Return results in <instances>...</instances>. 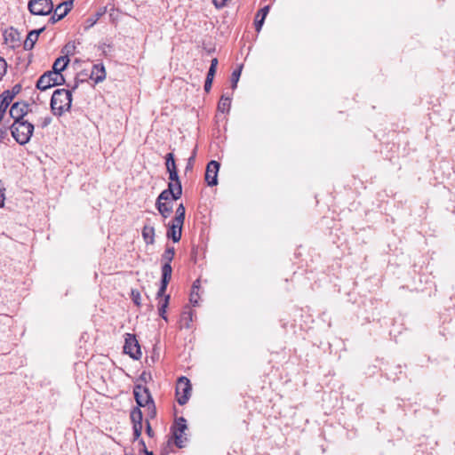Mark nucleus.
<instances>
[{
    "label": "nucleus",
    "instance_id": "nucleus-22",
    "mask_svg": "<svg viewBox=\"0 0 455 455\" xmlns=\"http://www.w3.org/2000/svg\"><path fill=\"white\" fill-rule=\"evenodd\" d=\"M69 62V59L68 56L59 57L53 63L52 72L60 73L65 68L68 66Z\"/></svg>",
    "mask_w": 455,
    "mask_h": 455
},
{
    "label": "nucleus",
    "instance_id": "nucleus-11",
    "mask_svg": "<svg viewBox=\"0 0 455 455\" xmlns=\"http://www.w3.org/2000/svg\"><path fill=\"white\" fill-rule=\"evenodd\" d=\"M28 111V105L24 102H16L10 108V116L14 123L24 121V116Z\"/></svg>",
    "mask_w": 455,
    "mask_h": 455
},
{
    "label": "nucleus",
    "instance_id": "nucleus-33",
    "mask_svg": "<svg viewBox=\"0 0 455 455\" xmlns=\"http://www.w3.org/2000/svg\"><path fill=\"white\" fill-rule=\"evenodd\" d=\"M186 429H187L186 419L184 418H182V417L179 418L176 420V425H175V429L174 430H178L180 433H184V431Z\"/></svg>",
    "mask_w": 455,
    "mask_h": 455
},
{
    "label": "nucleus",
    "instance_id": "nucleus-36",
    "mask_svg": "<svg viewBox=\"0 0 455 455\" xmlns=\"http://www.w3.org/2000/svg\"><path fill=\"white\" fill-rule=\"evenodd\" d=\"M7 73V62L6 60L0 57V81L4 78V76Z\"/></svg>",
    "mask_w": 455,
    "mask_h": 455
},
{
    "label": "nucleus",
    "instance_id": "nucleus-13",
    "mask_svg": "<svg viewBox=\"0 0 455 455\" xmlns=\"http://www.w3.org/2000/svg\"><path fill=\"white\" fill-rule=\"evenodd\" d=\"M13 97V94L9 91H5L0 95V123L4 118L8 107L12 103Z\"/></svg>",
    "mask_w": 455,
    "mask_h": 455
},
{
    "label": "nucleus",
    "instance_id": "nucleus-5",
    "mask_svg": "<svg viewBox=\"0 0 455 455\" xmlns=\"http://www.w3.org/2000/svg\"><path fill=\"white\" fill-rule=\"evenodd\" d=\"M29 12L34 15H49L54 7L52 0H30L28 4Z\"/></svg>",
    "mask_w": 455,
    "mask_h": 455
},
{
    "label": "nucleus",
    "instance_id": "nucleus-8",
    "mask_svg": "<svg viewBox=\"0 0 455 455\" xmlns=\"http://www.w3.org/2000/svg\"><path fill=\"white\" fill-rule=\"evenodd\" d=\"M167 286H160L157 293L156 299H158V313L159 315L165 321H167L166 309L169 306L170 295L166 294Z\"/></svg>",
    "mask_w": 455,
    "mask_h": 455
},
{
    "label": "nucleus",
    "instance_id": "nucleus-24",
    "mask_svg": "<svg viewBox=\"0 0 455 455\" xmlns=\"http://www.w3.org/2000/svg\"><path fill=\"white\" fill-rule=\"evenodd\" d=\"M142 419H143L142 411L140 409V407L134 408L131 411V419L132 422V426H135V425L142 426Z\"/></svg>",
    "mask_w": 455,
    "mask_h": 455
},
{
    "label": "nucleus",
    "instance_id": "nucleus-3",
    "mask_svg": "<svg viewBox=\"0 0 455 455\" xmlns=\"http://www.w3.org/2000/svg\"><path fill=\"white\" fill-rule=\"evenodd\" d=\"M34 125L28 121L13 123L11 132L13 139L20 145L27 144L33 134Z\"/></svg>",
    "mask_w": 455,
    "mask_h": 455
},
{
    "label": "nucleus",
    "instance_id": "nucleus-28",
    "mask_svg": "<svg viewBox=\"0 0 455 455\" xmlns=\"http://www.w3.org/2000/svg\"><path fill=\"white\" fill-rule=\"evenodd\" d=\"M185 212H186V210H185V207L182 204H180L178 208L176 209V212H175V217L173 219V220H175V222H179V221H181V222H184L185 220Z\"/></svg>",
    "mask_w": 455,
    "mask_h": 455
},
{
    "label": "nucleus",
    "instance_id": "nucleus-23",
    "mask_svg": "<svg viewBox=\"0 0 455 455\" xmlns=\"http://www.w3.org/2000/svg\"><path fill=\"white\" fill-rule=\"evenodd\" d=\"M52 117L47 113V110L44 109L43 113H41L40 116L36 119V124L38 127L45 128L52 123Z\"/></svg>",
    "mask_w": 455,
    "mask_h": 455
},
{
    "label": "nucleus",
    "instance_id": "nucleus-39",
    "mask_svg": "<svg viewBox=\"0 0 455 455\" xmlns=\"http://www.w3.org/2000/svg\"><path fill=\"white\" fill-rule=\"evenodd\" d=\"M212 80L206 79L204 83V90L209 92L212 88Z\"/></svg>",
    "mask_w": 455,
    "mask_h": 455
},
{
    "label": "nucleus",
    "instance_id": "nucleus-32",
    "mask_svg": "<svg viewBox=\"0 0 455 455\" xmlns=\"http://www.w3.org/2000/svg\"><path fill=\"white\" fill-rule=\"evenodd\" d=\"M229 107H230V99L228 97L222 96L218 104L219 110H220L221 112H225L226 110H228Z\"/></svg>",
    "mask_w": 455,
    "mask_h": 455
},
{
    "label": "nucleus",
    "instance_id": "nucleus-2",
    "mask_svg": "<svg viewBox=\"0 0 455 455\" xmlns=\"http://www.w3.org/2000/svg\"><path fill=\"white\" fill-rule=\"evenodd\" d=\"M133 395L138 406L147 408L148 416L154 418L156 411L149 390L146 387L137 385L134 387Z\"/></svg>",
    "mask_w": 455,
    "mask_h": 455
},
{
    "label": "nucleus",
    "instance_id": "nucleus-14",
    "mask_svg": "<svg viewBox=\"0 0 455 455\" xmlns=\"http://www.w3.org/2000/svg\"><path fill=\"white\" fill-rule=\"evenodd\" d=\"M4 39L6 44L14 48L20 42V34L17 30L11 28L4 32Z\"/></svg>",
    "mask_w": 455,
    "mask_h": 455
},
{
    "label": "nucleus",
    "instance_id": "nucleus-20",
    "mask_svg": "<svg viewBox=\"0 0 455 455\" xmlns=\"http://www.w3.org/2000/svg\"><path fill=\"white\" fill-rule=\"evenodd\" d=\"M142 237L147 244H153L155 242V228L152 226L145 225L142 229Z\"/></svg>",
    "mask_w": 455,
    "mask_h": 455
},
{
    "label": "nucleus",
    "instance_id": "nucleus-34",
    "mask_svg": "<svg viewBox=\"0 0 455 455\" xmlns=\"http://www.w3.org/2000/svg\"><path fill=\"white\" fill-rule=\"evenodd\" d=\"M174 254H175V251H174L173 247L167 248L164 251V253L163 254V258L166 260V263H170L172 260Z\"/></svg>",
    "mask_w": 455,
    "mask_h": 455
},
{
    "label": "nucleus",
    "instance_id": "nucleus-41",
    "mask_svg": "<svg viewBox=\"0 0 455 455\" xmlns=\"http://www.w3.org/2000/svg\"><path fill=\"white\" fill-rule=\"evenodd\" d=\"M147 434L149 435V436H152L153 435V430L150 427V424L148 422H147Z\"/></svg>",
    "mask_w": 455,
    "mask_h": 455
},
{
    "label": "nucleus",
    "instance_id": "nucleus-26",
    "mask_svg": "<svg viewBox=\"0 0 455 455\" xmlns=\"http://www.w3.org/2000/svg\"><path fill=\"white\" fill-rule=\"evenodd\" d=\"M193 314L192 310L183 312L181 315V324L185 328H190V323L193 321Z\"/></svg>",
    "mask_w": 455,
    "mask_h": 455
},
{
    "label": "nucleus",
    "instance_id": "nucleus-35",
    "mask_svg": "<svg viewBox=\"0 0 455 455\" xmlns=\"http://www.w3.org/2000/svg\"><path fill=\"white\" fill-rule=\"evenodd\" d=\"M131 296L134 304L139 307L140 305V291L137 289H132Z\"/></svg>",
    "mask_w": 455,
    "mask_h": 455
},
{
    "label": "nucleus",
    "instance_id": "nucleus-25",
    "mask_svg": "<svg viewBox=\"0 0 455 455\" xmlns=\"http://www.w3.org/2000/svg\"><path fill=\"white\" fill-rule=\"evenodd\" d=\"M172 267L170 263H165L162 267V284H167L172 277Z\"/></svg>",
    "mask_w": 455,
    "mask_h": 455
},
{
    "label": "nucleus",
    "instance_id": "nucleus-7",
    "mask_svg": "<svg viewBox=\"0 0 455 455\" xmlns=\"http://www.w3.org/2000/svg\"><path fill=\"white\" fill-rule=\"evenodd\" d=\"M124 351L132 359H140L141 356L140 346L133 334L126 333Z\"/></svg>",
    "mask_w": 455,
    "mask_h": 455
},
{
    "label": "nucleus",
    "instance_id": "nucleus-19",
    "mask_svg": "<svg viewBox=\"0 0 455 455\" xmlns=\"http://www.w3.org/2000/svg\"><path fill=\"white\" fill-rule=\"evenodd\" d=\"M269 6H265L261 8L256 14L255 18V28L256 30L259 32L261 29V27L264 23V20L268 13Z\"/></svg>",
    "mask_w": 455,
    "mask_h": 455
},
{
    "label": "nucleus",
    "instance_id": "nucleus-9",
    "mask_svg": "<svg viewBox=\"0 0 455 455\" xmlns=\"http://www.w3.org/2000/svg\"><path fill=\"white\" fill-rule=\"evenodd\" d=\"M220 163L214 160L207 164L204 180L208 186L213 187L218 184V173L220 171Z\"/></svg>",
    "mask_w": 455,
    "mask_h": 455
},
{
    "label": "nucleus",
    "instance_id": "nucleus-43",
    "mask_svg": "<svg viewBox=\"0 0 455 455\" xmlns=\"http://www.w3.org/2000/svg\"><path fill=\"white\" fill-rule=\"evenodd\" d=\"M146 455H154L153 452L146 451Z\"/></svg>",
    "mask_w": 455,
    "mask_h": 455
},
{
    "label": "nucleus",
    "instance_id": "nucleus-40",
    "mask_svg": "<svg viewBox=\"0 0 455 455\" xmlns=\"http://www.w3.org/2000/svg\"><path fill=\"white\" fill-rule=\"evenodd\" d=\"M4 188L0 186V207L4 205Z\"/></svg>",
    "mask_w": 455,
    "mask_h": 455
},
{
    "label": "nucleus",
    "instance_id": "nucleus-18",
    "mask_svg": "<svg viewBox=\"0 0 455 455\" xmlns=\"http://www.w3.org/2000/svg\"><path fill=\"white\" fill-rule=\"evenodd\" d=\"M156 208L160 214L164 218H168L172 212V202H164L160 200H156Z\"/></svg>",
    "mask_w": 455,
    "mask_h": 455
},
{
    "label": "nucleus",
    "instance_id": "nucleus-12",
    "mask_svg": "<svg viewBox=\"0 0 455 455\" xmlns=\"http://www.w3.org/2000/svg\"><path fill=\"white\" fill-rule=\"evenodd\" d=\"M183 224L184 222L179 221L177 223L172 220L169 224L167 237L172 239L174 243H178L181 238Z\"/></svg>",
    "mask_w": 455,
    "mask_h": 455
},
{
    "label": "nucleus",
    "instance_id": "nucleus-42",
    "mask_svg": "<svg viewBox=\"0 0 455 455\" xmlns=\"http://www.w3.org/2000/svg\"><path fill=\"white\" fill-rule=\"evenodd\" d=\"M65 49L67 51L68 53L70 52V49H75V44H68L66 46H65Z\"/></svg>",
    "mask_w": 455,
    "mask_h": 455
},
{
    "label": "nucleus",
    "instance_id": "nucleus-37",
    "mask_svg": "<svg viewBox=\"0 0 455 455\" xmlns=\"http://www.w3.org/2000/svg\"><path fill=\"white\" fill-rule=\"evenodd\" d=\"M182 434L183 433H180L178 430H174V432H173V435L175 438V443L178 447H180V448L183 446Z\"/></svg>",
    "mask_w": 455,
    "mask_h": 455
},
{
    "label": "nucleus",
    "instance_id": "nucleus-30",
    "mask_svg": "<svg viewBox=\"0 0 455 455\" xmlns=\"http://www.w3.org/2000/svg\"><path fill=\"white\" fill-rule=\"evenodd\" d=\"M243 65L239 66L231 75L232 88L235 89L241 76Z\"/></svg>",
    "mask_w": 455,
    "mask_h": 455
},
{
    "label": "nucleus",
    "instance_id": "nucleus-6",
    "mask_svg": "<svg viewBox=\"0 0 455 455\" xmlns=\"http://www.w3.org/2000/svg\"><path fill=\"white\" fill-rule=\"evenodd\" d=\"M192 387L190 381L186 377H180L176 386V397L177 402L180 405H184L189 400L191 395Z\"/></svg>",
    "mask_w": 455,
    "mask_h": 455
},
{
    "label": "nucleus",
    "instance_id": "nucleus-17",
    "mask_svg": "<svg viewBox=\"0 0 455 455\" xmlns=\"http://www.w3.org/2000/svg\"><path fill=\"white\" fill-rule=\"evenodd\" d=\"M44 30V28L30 31L24 42V49L27 51L31 50L34 47L36 42L38 40L40 33H42Z\"/></svg>",
    "mask_w": 455,
    "mask_h": 455
},
{
    "label": "nucleus",
    "instance_id": "nucleus-10",
    "mask_svg": "<svg viewBox=\"0 0 455 455\" xmlns=\"http://www.w3.org/2000/svg\"><path fill=\"white\" fill-rule=\"evenodd\" d=\"M74 0H63L54 9L53 15L50 18L52 23L63 19L72 9Z\"/></svg>",
    "mask_w": 455,
    "mask_h": 455
},
{
    "label": "nucleus",
    "instance_id": "nucleus-1",
    "mask_svg": "<svg viewBox=\"0 0 455 455\" xmlns=\"http://www.w3.org/2000/svg\"><path fill=\"white\" fill-rule=\"evenodd\" d=\"M72 104V92L66 89H57L51 99V108L53 115L61 116L68 112Z\"/></svg>",
    "mask_w": 455,
    "mask_h": 455
},
{
    "label": "nucleus",
    "instance_id": "nucleus-16",
    "mask_svg": "<svg viewBox=\"0 0 455 455\" xmlns=\"http://www.w3.org/2000/svg\"><path fill=\"white\" fill-rule=\"evenodd\" d=\"M90 77L96 84L102 82L106 78L105 67L102 64H95L92 67Z\"/></svg>",
    "mask_w": 455,
    "mask_h": 455
},
{
    "label": "nucleus",
    "instance_id": "nucleus-21",
    "mask_svg": "<svg viewBox=\"0 0 455 455\" xmlns=\"http://www.w3.org/2000/svg\"><path fill=\"white\" fill-rule=\"evenodd\" d=\"M168 189H172V191L175 194V199H179L181 196L182 187L179 179V175H177L175 180H170Z\"/></svg>",
    "mask_w": 455,
    "mask_h": 455
},
{
    "label": "nucleus",
    "instance_id": "nucleus-15",
    "mask_svg": "<svg viewBox=\"0 0 455 455\" xmlns=\"http://www.w3.org/2000/svg\"><path fill=\"white\" fill-rule=\"evenodd\" d=\"M165 160L166 169L169 172V180H175L178 175V170L174 160V155L172 153L167 154Z\"/></svg>",
    "mask_w": 455,
    "mask_h": 455
},
{
    "label": "nucleus",
    "instance_id": "nucleus-4",
    "mask_svg": "<svg viewBox=\"0 0 455 455\" xmlns=\"http://www.w3.org/2000/svg\"><path fill=\"white\" fill-rule=\"evenodd\" d=\"M64 81V77L60 73L47 71L37 80L36 88L45 91L52 86L62 84Z\"/></svg>",
    "mask_w": 455,
    "mask_h": 455
},
{
    "label": "nucleus",
    "instance_id": "nucleus-27",
    "mask_svg": "<svg viewBox=\"0 0 455 455\" xmlns=\"http://www.w3.org/2000/svg\"><path fill=\"white\" fill-rule=\"evenodd\" d=\"M157 200L164 202H172V200H176L175 194L172 191V189L167 188L159 195Z\"/></svg>",
    "mask_w": 455,
    "mask_h": 455
},
{
    "label": "nucleus",
    "instance_id": "nucleus-31",
    "mask_svg": "<svg viewBox=\"0 0 455 455\" xmlns=\"http://www.w3.org/2000/svg\"><path fill=\"white\" fill-rule=\"evenodd\" d=\"M217 66H218V59L213 58L211 61V66H210L206 79H210V80L213 81V78H214V76L216 73V69H217Z\"/></svg>",
    "mask_w": 455,
    "mask_h": 455
},
{
    "label": "nucleus",
    "instance_id": "nucleus-38",
    "mask_svg": "<svg viewBox=\"0 0 455 455\" xmlns=\"http://www.w3.org/2000/svg\"><path fill=\"white\" fill-rule=\"evenodd\" d=\"M132 429H133L134 439H138L141 435L142 426H138V425L132 426Z\"/></svg>",
    "mask_w": 455,
    "mask_h": 455
},
{
    "label": "nucleus",
    "instance_id": "nucleus-29",
    "mask_svg": "<svg viewBox=\"0 0 455 455\" xmlns=\"http://www.w3.org/2000/svg\"><path fill=\"white\" fill-rule=\"evenodd\" d=\"M192 287L193 288H192V291H191L190 295H189V302L193 306H196L197 303H198V299L200 298L198 291H199L201 286H192Z\"/></svg>",
    "mask_w": 455,
    "mask_h": 455
}]
</instances>
